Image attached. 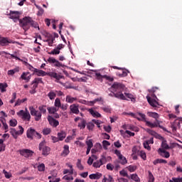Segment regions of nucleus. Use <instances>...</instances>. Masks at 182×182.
<instances>
[{"instance_id":"obj_1","label":"nucleus","mask_w":182,"mask_h":182,"mask_svg":"<svg viewBox=\"0 0 182 182\" xmlns=\"http://www.w3.org/2000/svg\"><path fill=\"white\" fill-rule=\"evenodd\" d=\"M107 92L111 97H114L120 100H131V102H136L134 95L129 92L126 86L122 83L114 82Z\"/></svg>"},{"instance_id":"obj_2","label":"nucleus","mask_w":182,"mask_h":182,"mask_svg":"<svg viewBox=\"0 0 182 182\" xmlns=\"http://www.w3.org/2000/svg\"><path fill=\"white\" fill-rule=\"evenodd\" d=\"M123 114H128V116H131L134 119H137V120L139 122H144L146 125L148 126V127H151V129H154L156 127H157V123H152L150 121H147L146 119V114L143 113L138 112L134 114L133 112H124Z\"/></svg>"},{"instance_id":"obj_3","label":"nucleus","mask_w":182,"mask_h":182,"mask_svg":"<svg viewBox=\"0 0 182 182\" xmlns=\"http://www.w3.org/2000/svg\"><path fill=\"white\" fill-rule=\"evenodd\" d=\"M18 21L20 26H21L24 31H28L31 26L36 28H38V29H39V26L38 23L33 21L30 17H24L23 19H21Z\"/></svg>"},{"instance_id":"obj_4","label":"nucleus","mask_w":182,"mask_h":182,"mask_svg":"<svg viewBox=\"0 0 182 182\" xmlns=\"http://www.w3.org/2000/svg\"><path fill=\"white\" fill-rule=\"evenodd\" d=\"M40 151H42L43 156H48L50 153V148L46 146V141L43 140L38 145Z\"/></svg>"},{"instance_id":"obj_5","label":"nucleus","mask_w":182,"mask_h":182,"mask_svg":"<svg viewBox=\"0 0 182 182\" xmlns=\"http://www.w3.org/2000/svg\"><path fill=\"white\" fill-rule=\"evenodd\" d=\"M29 110L31 116H34L36 122H39L42 119V113L36 110L33 106L29 107Z\"/></svg>"},{"instance_id":"obj_6","label":"nucleus","mask_w":182,"mask_h":182,"mask_svg":"<svg viewBox=\"0 0 182 182\" xmlns=\"http://www.w3.org/2000/svg\"><path fill=\"white\" fill-rule=\"evenodd\" d=\"M18 131H16L15 128L10 129V133L13 136L14 139H18V136L23 134V127L22 126H18Z\"/></svg>"},{"instance_id":"obj_7","label":"nucleus","mask_w":182,"mask_h":182,"mask_svg":"<svg viewBox=\"0 0 182 182\" xmlns=\"http://www.w3.org/2000/svg\"><path fill=\"white\" fill-rule=\"evenodd\" d=\"M114 154L117 156L118 160H119L120 164H122V165L127 164V159L124 156H123V154H122V152H120V151L115 149Z\"/></svg>"},{"instance_id":"obj_8","label":"nucleus","mask_w":182,"mask_h":182,"mask_svg":"<svg viewBox=\"0 0 182 182\" xmlns=\"http://www.w3.org/2000/svg\"><path fill=\"white\" fill-rule=\"evenodd\" d=\"M17 115L20 117H22L23 120H31V114H29V111H23V109L20 110L18 112H17Z\"/></svg>"},{"instance_id":"obj_9","label":"nucleus","mask_w":182,"mask_h":182,"mask_svg":"<svg viewBox=\"0 0 182 182\" xmlns=\"http://www.w3.org/2000/svg\"><path fill=\"white\" fill-rule=\"evenodd\" d=\"M152 97H155V98H151L149 96H146L147 101L149 103V105L152 106V107H157V106H159V102H157L158 100L157 97H156L155 95H153Z\"/></svg>"},{"instance_id":"obj_10","label":"nucleus","mask_w":182,"mask_h":182,"mask_svg":"<svg viewBox=\"0 0 182 182\" xmlns=\"http://www.w3.org/2000/svg\"><path fill=\"white\" fill-rule=\"evenodd\" d=\"M106 163V157L102 156L99 160L93 162L92 166L95 168H100Z\"/></svg>"},{"instance_id":"obj_11","label":"nucleus","mask_w":182,"mask_h":182,"mask_svg":"<svg viewBox=\"0 0 182 182\" xmlns=\"http://www.w3.org/2000/svg\"><path fill=\"white\" fill-rule=\"evenodd\" d=\"M9 43H18L16 41L9 39L8 38L2 37L0 38L1 46H8Z\"/></svg>"},{"instance_id":"obj_12","label":"nucleus","mask_w":182,"mask_h":182,"mask_svg":"<svg viewBox=\"0 0 182 182\" xmlns=\"http://www.w3.org/2000/svg\"><path fill=\"white\" fill-rule=\"evenodd\" d=\"M148 116L156 119V122L154 123H156L157 126L154 127H160L161 129L163 128V127L160 125V121L158 120L159 117H160V115H159L157 112H148Z\"/></svg>"},{"instance_id":"obj_13","label":"nucleus","mask_w":182,"mask_h":182,"mask_svg":"<svg viewBox=\"0 0 182 182\" xmlns=\"http://www.w3.org/2000/svg\"><path fill=\"white\" fill-rule=\"evenodd\" d=\"M21 12L19 11H10L9 16L10 19H13L14 22H17L19 20V16Z\"/></svg>"},{"instance_id":"obj_14","label":"nucleus","mask_w":182,"mask_h":182,"mask_svg":"<svg viewBox=\"0 0 182 182\" xmlns=\"http://www.w3.org/2000/svg\"><path fill=\"white\" fill-rule=\"evenodd\" d=\"M21 156H23V157H31L33 152L29 149H22L19 151Z\"/></svg>"},{"instance_id":"obj_15","label":"nucleus","mask_w":182,"mask_h":182,"mask_svg":"<svg viewBox=\"0 0 182 182\" xmlns=\"http://www.w3.org/2000/svg\"><path fill=\"white\" fill-rule=\"evenodd\" d=\"M70 110L74 114H79L80 111L79 110V105L73 104L70 106Z\"/></svg>"},{"instance_id":"obj_16","label":"nucleus","mask_w":182,"mask_h":182,"mask_svg":"<svg viewBox=\"0 0 182 182\" xmlns=\"http://www.w3.org/2000/svg\"><path fill=\"white\" fill-rule=\"evenodd\" d=\"M158 153L161 157H164L165 159H168V157H170V153L166 151V149H159Z\"/></svg>"},{"instance_id":"obj_17","label":"nucleus","mask_w":182,"mask_h":182,"mask_svg":"<svg viewBox=\"0 0 182 182\" xmlns=\"http://www.w3.org/2000/svg\"><path fill=\"white\" fill-rule=\"evenodd\" d=\"M48 120L53 127H58V126H59V121L55 119L53 117L48 116Z\"/></svg>"},{"instance_id":"obj_18","label":"nucleus","mask_w":182,"mask_h":182,"mask_svg":"<svg viewBox=\"0 0 182 182\" xmlns=\"http://www.w3.org/2000/svg\"><path fill=\"white\" fill-rule=\"evenodd\" d=\"M182 118H179V120L176 119L173 123L171 124V127L173 130V132L177 131V127H180V122H181Z\"/></svg>"},{"instance_id":"obj_19","label":"nucleus","mask_w":182,"mask_h":182,"mask_svg":"<svg viewBox=\"0 0 182 182\" xmlns=\"http://www.w3.org/2000/svg\"><path fill=\"white\" fill-rule=\"evenodd\" d=\"M36 131L34 129L30 128L27 130L26 134L28 139H33Z\"/></svg>"},{"instance_id":"obj_20","label":"nucleus","mask_w":182,"mask_h":182,"mask_svg":"<svg viewBox=\"0 0 182 182\" xmlns=\"http://www.w3.org/2000/svg\"><path fill=\"white\" fill-rule=\"evenodd\" d=\"M76 100H77V98L73 97H72V95H68L65 97L66 103H70V104L75 103V102H76Z\"/></svg>"},{"instance_id":"obj_21","label":"nucleus","mask_w":182,"mask_h":182,"mask_svg":"<svg viewBox=\"0 0 182 182\" xmlns=\"http://www.w3.org/2000/svg\"><path fill=\"white\" fill-rule=\"evenodd\" d=\"M34 73H36L37 75V76H46V75H48V73L42 70H38L36 68H33Z\"/></svg>"},{"instance_id":"obj_22","label":"nucleus","mask_w":182,"mask_h":182,"mask_svg":"<svg viewBox=\"0 0 182 182\" xmlns=\"http://www.w3.org/2000/svg\"><path fill=\"white\" fill-rule=\"evenodd\" d=\"M48 76H50V77H53L54 79H57V80H60V79H62V76L60 75H58V73L55 72H50L47 73Z\"/></svg>"},{"instance_id":"obj_23","label":"nucleus","mask_w":182,"mask_h":182,"mask_svg":"<svg viewBox=\"0 0 182 182\" xmlns=\"http://www.w3.org/2000/svg\"><path fill=\"white\" fill-rule=\"evenodd\" d=\"M88 112L92 114V116H93V117H102V114L97 112V111H95L93 108L89 109Z\"/></svg>"},{"instance_id":"obj_24","label":"nucleus","mask_w":182,"mask_h":182,"mask_svg":"<svg viewBox=\"0 0 182 182\" xmlns=\"http://www.w3.org/2000/svg\"><path fill=\"white\" fill-rule=\"evenodd\" d=\"M55 41V37L52 35H48L47 40L46 42H48L49 46H52L53 45V42Z\"/></svg>"},{"instance_id":"obj_25","label":"nucleus","mask_w":182,"mask_h":182,"mask_svg":"<svg viewBox=\"0 0 182 182\" xmlns=\"http://www.w3.org/2000/svg\"><path fill=\"white\" fill-rule=\"evenodd\" d=\"M69 153H70V151L69 150V146L68 145H65L61 156H63V157H66V156H68Z\"/></svg>"},{"instance_id":"obj_26","label":"nucleus","mask_w":182,"mask_h":182,"mask_svg":"<svg viewBox=\"0 0 182 182\" xmlns=\"http://www.w3.org/2000/svg\"><path fill=\"white\" fill-rule=\"evenodd\" d=\"M91 180H99L102 177V173H92L89 176Z\"/></svg>"},{"instance_id":"obj_27","label":"nucleus","mask_w":182,"mask_h":182,"mask_svg":"<svg viewBox=\"0 0 182 182\" xmlns=\"http://www.w3.org/2000/svg\"><path fill=\"white\" fill-rule=\"evenodd\" d=\"M58 137L60 141H63V140H64L66 137V133L63 131H61L60 132L58 133Z\"/></svg>"},{"instance_id":"obj_28","label":"nucleus","mask_w":182,"mask_h":182,"mask_svg":"<svg viewBox=\"0 0 182 182\" xmlns=\"http://www.w3.org/2000/svg\"><path fill=\"white\" fill-rule=\"evenodd\" d=\"M29 75L28 73H23L21 75V78L23 79V80H26V82H29L31 80V76H28Z\"/></svg>"},{"instance_id":"obj_29","label":"nucleus","mask_w":182,"mask_h":182,"mask_svg":"<svg viewBox=\"0 0 182 182\" xmlns=\"http://www.w3.org/2000/svg\"><path fill=\"white\" fill-rule=\"evenodd\" d=\"M161 147L159 149H163L164 150H170V146L167 144V141L164 140L161 144Z\"/></svg>"},{"instance_id":"obj_30","label":"nucleus","mask_w":182,"mask_h":182,"mask_svg":"<svg viewBox=\"0 0 182 182\" xmlns=\"http://www.w3.org/2000/svg\"><path fill=\"white\" fill-rule=\"evenodd\" d=\"M47 110H48V112L50 114H55V113H56V112L59 110V108H57L55 107H48Z\"/></svg>"},{"instance_id":"obj_31","label":"nucleus","mask_w":182,"mask_h":182,"mask_svg":"<svg viewBox=\"0 0 182 182\" xmlns=\"http://www.w3.org/2000/svg\"><path fill=\"white\" fill-rule=\"evenodd\" d=\"M17 72H19V68H14L13 70H9L7 72V75H9V76H14V75H15V73H17Z\"/></svg>"},{"instance_id":"obj_32","label":"nucleus","mask_w":182,"mask_h":182,"mask_svg":"<svg viewBox=\"0 0 182 182\" xmlns=\"http://www.w3.org/2000/svg\"><path fill=\"white\" fill-rule=\"evenodd\" d=\"M48 97H49L50 100H53L56 97V92L53 90H51L48 94Z\"/></svg>"},{"instance_id":"obj_33","label":"nucleus","mask_w":182,"mask_h":182,"mask_svg":"<svg viewBox=\"0 0 182 182\" xmlns=\"http://www.w3.org/2000/svg\"><path fill=\"white\" fill-rule=\"evenodd\" d=\"M6 87H8V84L0 83V90L1 93H4V92H6Z\"/></svg>"},{"instance_id":"obj_34","label":"nucleus","mask_w":182,"mask_h":182,"mask_svg":"<svg viewBox=\"0 0 182 182\" xmlns=\"http://www.w3.org/2000/svg\"><path fill=\"white\" fill-rule=\"evenodd\" d=\"M78 127L81 129H85L86 127V120L81 119V122L78 123Z\"/></svg>"},{"instance_id":"obj_35","label":"nucleus","mask_w":182,"mask_h":182,"mask_svg":"<svg viewBox=\"0 0 182 182\" xmlns=\"http://www.w3.org/2000/svg\"><path fill=\"white\" fill-rule=\"evenodd\" d=\"M54 106L57 108L59 109L62 106V103L60 102V99L56 98L54 102Z\"/></svg>"},{"instance_id":"obj_36","label":"nucleus","mask_w":182,"mask_h":182,"mask_svg":"<svg viewBox=\"0 0 182 182\" xmlns=\"http://www.w3.org/2000/svg\"><path fill=\"white\" fill-rule=\"evenodd\" d=\"M127 170H129L130 173H134V171H136V170H137V166L129 165V166L127 167Z\"/></svg>"},{"instance_id":"obj_37","label":"nucleus","mask_w":182,"mask_h":182,"mask_svg":"<svg viewBox=\"0 0 182 182\" xmlns=\"http://www.w3.org/2000/svg\"><path fill=\"white\" fill-rule=\"evenodd\" d=\"M103 99L102 97H100L98 98L95 99L92 101H90V103H91L90 106H93L95 103H97V102H102Z\"/></svg>"},{"instance_id":"obj_38","label":"nucleus","mask_w":182,"mask_h":182,"mask_svg":"<svg viewBox=\"0 0 182 182\" xmlns=\"http://www.w3.org/2000/svg\"><path fill=\"white\" fill-rule=\"evenodd\" d=\"M39 112L42 114L46 113V105H41L38 107Z\"/></svg>"},{"instance_id":"obj_39","label":"nucleus","mask_w":182,"mask_h":182,"mask_svg":"<svg viewBox=\"0 0 182 182\" xmlns=\"http://www.w3.org/2000/svg\"><path fill=\"white\" fill-rule=\"evenodd\" d=\"M77 102L78 103H81V105H86L87 106H90L91 105L90 101H87L85 100H78Z\"/></svg>"},{"instance_id":"obj_40","label":"nucleus","mask_w":182,"mask_h":182,"mask_svg":"<svg viewBox=\"0 0 182 182\" xmlns=\"http://www.w3.org/2000/svg\"><path fill=\"white\" fill-rule=\"evenodd\" d=\"M127 70H122V73H117V76H119V77H126V76H127Z\"/></svg>"},{"instance_id":"obj_41","label":"nucleus","mask_w":182,"mask_h":182,"mask_svg":"<svg viewBox=\"0 0 182 182\" xmlns=\"http://www.w3.org/2000/svg\"><path fill=\"white\" fill-rule=\"evenodd\" d=\"M9 124L11 127H15L18 124V121L16 119H11L9 121Z\"/></svg>"},{"instance_id":"obj_42","label":"nucleus","mask_w":182,"mask_h":182,"mask_svg":"<svg viewBox=\"0 0 182 182\" xmlns=\"http://www.w3.org/2000/svg\"><path fill=\"white\" fill-rule=\"evenodd\" d=\"M138 155L140 156V157H141L143 160H146V152L144 151H139L138 152Z\"/></svg>"},{"instance_id":"obj_43","label":"nucleus","mask_w":182,"mask_h":182,"mask_svg":"<svg viewBox=\"0 0 182 182\" xmlns=\"http://www.w3.org/2000/svg\"><path fill=\"white\" fill-rule=\"evenodd\" d=\"M119 174L122 176V177H127V178H130V176L127 174V171H126L124 169L119 171Z\"/></svg>"},{"instance_id":"obj_44","label":"nucleus","mask_w":182,"mask_h":182,"mask_svg":"<svg viewBox=\"0 0 182 182\" xmlns=\"http://www.w3.org/2000/svg\"><path fill=\"white\" fill-rule=\"evenodd\" d=\"M131 178L132 180H134V181H136V182L140 181V178H139V176H137V174H132Z\"/></svg>"},{"instance_id":"obj_45","label":"nucleus","mask_w":182,"mask_h":182,"mask_svg":"<svg viewBox=\"0 0 182 182\" xmlns=\"http://www.w3.org/2000/svg\"><path fill=\"white\" fill-rule=\"evenodd\" d=\"M102 146L105 150H107V147L110 146V142H109L108 141L104 140L102 141Z\"/></svg>"},{"instance_id":"obj_46","label":"nucleus","mask_w":182,"mask_h":182,"mask_svg":"<svg viewBox=\"0 0 182 182\" xmlns=\"http://www.w3.org/2000/svg\"><path fill=\"white\" fill-rule=\"evenodd\" d=\"M85 143H86L88 149H92V147H93V141L92 139L87 140L85 141Z\"/></svg>"},{"instance_id":"obj_47","label":"nucleus","mask_w":182,"mask_h":182,"mask_svg":"<svg viewBox=\"0 0 182 182\" xmlns=\"http://www.w3.org/2000/svg\"><path fill=\"white\" fill-rule=\"evenodd\" d=\"M3 173L4 174L6 178H11V177H12V173L6 171V170H3Z\"/></svg>"},{"instance_id":"obj_48","label":"nucleus","mask_w":182,"mask_h":182,"mask_svg":"<svg viewBox=\"0 0 182 182\" xmlns=\"http://www.w3.org/2000/svg\"><path fill=\"white\" fill-rule=\"evenodd\" d=\"M146 132L149 134H151V136H160V135H159V134L157 132H156L150 129H146Z\"/></svg>"},{"instance_id":"obj_49","label":"nucleus","mask_w":182,"mask_h":182,"mask_svg":"<svg viewBox=\"0 0 182 182\" xmlns=\"http://www.w3.org/2000/svg\"><path fill=\"white\" fill-rule=\"evenodd\" d=\"M63 180H67V181H72L73 180V176L72 175H65L63 177Z\"/></svg>"},{"instance_id":"obj_50","label":"nucleus","mask_w":182,"mask_h":182,"mask_svg":"<svg viewBox=\"0 0 182 182\" xmlns=\"http://www.w3.org/2000/svg\"><path fill=\"white\" fill-rule=\"evenodd\" d=\"M77 167L79 170H83V168H84L83 165H82V162H81L80 159H77Z\"/></svg>"},{"instance_id":"obj_51","label":"nucleus","mask_w":182,"mask_h":182,"mask_svg":"<svg viewBox=\"0 0 182 182\" xmlns=\"http://www.w3.org/2000/svg\"><path fill=\"white\" fill-rule=\"evenodd\" d=\"M49 53L50 55H59V53H60V51L57 48H55Z\"/></svg>"},{"instance_id":"obj_52","label":"nucleus","mask_w":182,"mask_h":182,"mask_svg":"<svg viewBox=\"0 0 182 182\" xmlns=\"http://www.w3.org/2000/svg\"><path fill=\"white\" fill-rule=\"evenodd\" d=\"M127 129H129L130 130H132L133 132H139V128L132 126V125H128Z\"/></svg>"},{"instance_id":"obj_53","label":"nucleus","mask_w":182,"mask_h":182,"mask_svg":"<svg viewBox=\"0 0 182 182\" xmlns=\"http://www.w3.org/2000/svg\"><path fill=\"white\" fill-rule=\"evenodd\" d=\"M38 171H45V164H41L38 166Z\"/></svg>"},{"instance_id":"obj_54","label":"nucleus","mask_w":182,"mask_h":182,"mask_svg":"<svg viewBox=\"0 0 182 182\" xmlns=\"http://www.w3.org/2000/svg\"><path fill=\"white\" fill-rule=\"evenodd\" d=\"M33 83H36V85H38V83H43V81H42V78L38 77V78H35V80L33 81Z\"/></svg>"},{"instance_id":"obj_55","label":"nucleus","mask_w":182,"mask_h":182,"mask_svg":"<svg viewBox=\"0 0 182 182\" xmlns=\"http://www.w3.org/2000/svg\"><path fill=\"white\" fill-rule=\"evenodd\" d=\"M149 182H154V176L150 171H149Z\"/></svg>"},{"instance_id":"obj_56","label":"nucleus","mask_w":182,"mask_h":182,"mask_svg":"<svg viewBox=\"0 0 182 182\" xmlns=\"http://www.w3.org/2000/svg\"><path fill=\"white\" fill-rule=\"evenodd\" d=\"M144 149H146V150H149L150 151V150H151V147H150V144H149L147 142H146V141H144Z\"/></svg>"},{"instance_id":"obj_57","label":"nucleus","mask_w":182,"mask_h":182,"mask_svg":"<svg viewBox=\"0 0 182 182\" xmlns=\"http://www.w3.org/2000/svg\"><path fill=\"white\" fill-rule=\"evenodd\" d=\"M176 146H178V147H180L181 149H182L181 145L177 144V143H171V146H169V149H174V147H176Z\"/></svg>"},{"instance_id":"obj_58","label":"nucleus","mask_w":182,"mask_h":182,"mask_svg":"<svg viewBox=\"0 0 182 182\" xmlns=\"http://www.w3.org/2000/svg\"><path fill=\"white\" fill-rule=\"evenodd\" d=\"M43 134L47 136L48 134H50V128H46L43 130Z\"/></svg>"},{"instance_id":"obj_59","label":"nucleus","mask_w":182,"mask_h":182,"mask_svg":"<svg viewBox=\"0 0 182 182\" xmlns=\"http://www.w3.org/2000/svg\"><path fill=\"white\" fill-rule=\"evenodd\" d=\"M95 127V124H93V123L90 122L88 123V124L87 125V128L88 129V130H93Z\"/></svg>"},{"instance_id":"obj_60","label":"nucleus","mask_w":182,"mask_h":182,"mask_svg":"<svg viewBox=\"0 0 182 182\" xmlns=\"http://www.w3.org/2000/svg\"><path fill=\"white\" fill-rule=\"evenodd\" d=\"M55 66H56L57 68H63V64H62V63L56 60L55 63Z\"/></svg>"},{"instance_id":"obj_61","label":"nucleus","mask_w":182,"mask_h":182,"mask_svg":"<svg viewBox=\"0 0 182 182\" xmlns=\"http://www.w3.org/2000/svg\"><path fill=\"white\" fill-rule=\"evenodd\" d=\"M66 166L70 168L69 174H73V166H72L70 164H66Z\"/></svg>"},{"instance_id":"obj_62","label":"nucleus","mask_w":182,"mask_h":182,"mask_svg":"<svg viewBox=\"0 0 182 182\" xmlns=\"http://www.w3.org/2000/svg\"><path fill=\"white\" fill-rule=\"evenodd\" d=\"M113 168H114V166H113V164H108L107 165V170H110V171H112Z\"/></svg>"},{"instance_id":"obj_63","label":"nucleus","mask_w":182,"mask_h":182,"mask_svg":"<svg viewBox=\"0 0 182 182\" xmlns=\"http://www.w3.org/2000/svg\"><path fill=\"white\" fill-rule=\"evenodd\" d=\"M56 59L55 58H52V57H50V58H48V62L49 63H55V62H56Z\"/></svg>"},{"instance_id":"obj_64","label":"nucleus","mask_w":182,"mask_h":182,"mask_svg":"<svg viewBox=\"0 0 182 182\" xmlns=\"http://www.w3.org/2000/svg\"><path fill=\"white\" fill-rule=\"evenodd\" d=\"M172 180L174 182H182V178H172Z\"/></svg>"}]
</instances>
